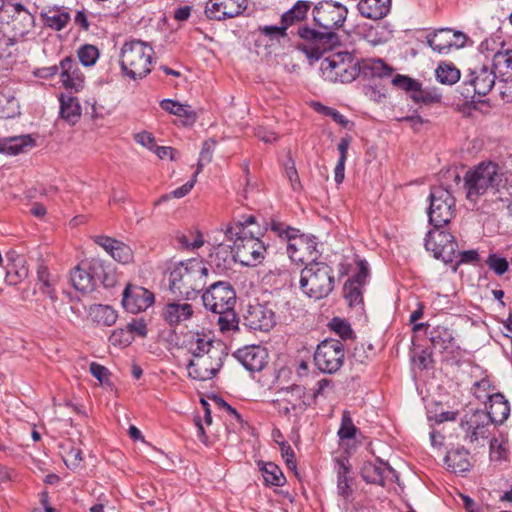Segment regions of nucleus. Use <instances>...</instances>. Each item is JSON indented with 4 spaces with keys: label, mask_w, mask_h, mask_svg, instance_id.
Segmentation results:
<instances>
[{
    "label": "nucleus",
    "mask_w": 512,
    "mask_h": 512,
    "mask_svg": "<svg viewBox=\"0 0 512 512\" xmlns=\"http://www.w3.org/2000/svg\"><path fill=\"white\" fill-rule=\"evenodd\" d=\"M227 347L220 341H213L205 335H193L189 351L195 357L187 365L188 374L195 380L213 378L223 365Z\"/></svg>",
    "instance_id": "nucleus-1"
},
{
    "label": "nucleus",
    "mask_w": 512,
    "mask_h": 512,
    "mask_svg": "<svg viewBox=\"0 0 512 512\" xmlns=\"http://www.w3.org/2000/svg\"><path fill=\"white\" fill-rule=\"evenodd\" d=\"M508 183L507 175L502 166L493 161H482L473 169L466 172L464 186L467 190V198L473 200L486 193H499L500 201H508L503 197V190Z\"/></svg>",
    "instance_id": "nucleus-2"
},
{
    "label": "nucleus",
    "mask_w": 512,
    "mask_h": 512,
    "mask_svg": "<svg viewBox=\"0 0 512 512\" xmlns=\"http://www.w3.org/2000/svg\"><path fill=\"white\" fill-rule=\"evenodd\" d=\"M208 268L203 261L180 262L169 274L170 291L187 300L194 298L207 284Z\"/></svg>",
    "instance_id": "nucleus-3"
},
{
    "label": "nucleus",
    "mask_w": 512,
    "mask_h": 512,
    "mask_svg": "<svg viewBox=\"0 0 512 512\" xmlns=\"http://www.w3.org/2000/svg\"><path fill=\"white\" fill-rule=\"evenodd\" d=\"M223 231L227 240L233 243L237 262L247 267L263 262L267 248L252 230H246L240 223H230Z\"/></svg>",
    "instance_id": "nucleus-4"
},
{
    "label": "nucleus",
    "mask_w": 512,
    "mask_h": 512,
    "mask_svg": "<svg viewBox=\"0 0 512 512\" xmlns=\"http://www.w3.org/2000/svg\"><path fill=\"white\" fill-rule=\"evenodd\" d=\"M299 284L309 298L323 299L334 289V270L324 262L311 261L301 270Z\"/></svg>",
    "instance_id": "nucleus-5"
},
{
    "label": "nucleus",
    "mask_w": 512,
    "mask_h": 512,
    "mask_svg": "<svg viewBox=\"0 0 512 512\" xmlns=\"http://www.w3.org/2000/svg\"><path fill=\"white\" fill-rule=\"evenodd\" d=\"M153 48L140 40L124 43L119 55L122 72L130 79H142L151 72Z\"/></svg>",
    "instance_id": "nucleus-6"
},
{
    "label": "nucleus",
    "mask_w": 512,
    "mask_h": 512,
    "mask_svg": "<svg viewBox=\"0 0 512 512\" xmlns=\"http://www.w3.org/2000/svg\"><path fill=\"white\" fill-rule=\"evenodd\" d=\"M320 70L329 82L350 83L359 76V60L350 52L335 53L322 60Z\"/></svg>",
    "instance_id": "nucleus-7"
},
{
    "label": "nucleus",
    "mask_w": 512,
    "mask_h": 512,
    "mask_svg": "<svg viewBox=\"0 0 512 512\" xmlns=\"http://www.w3.org/2000/svg\"><path fill=\"white\" fill-rule=\"evenodd\" d=\"M428 217L433 227H444L450 223L455 213L456 200L451 192L436 186L431 189L429 195Z\"/></svg>",
    "instance_id": "nucleus-8"
},
{
    "label": "nucleus",
    "mask_w": 512,
    "mask_h": 512,
    "mask_svg": "<svg viewBox=\"0 0 512 512\" xmlns=\"http://www.w3.org/2000/svg\"><path fill=\"white\" fill-rule=\"evenodd\" d=\"M298 36L310 44L307 56L311 59L319 60L322 55L340 45V36L335 31L316 29L308 25L299 27Z\"/></svg>",
    "instance_id": "nucleus-9"
},
{
    "label": "nucleus",
    "mask_w": 512,
    "mask_h": 512,
    "mask_svg": "<svg viewBox=\"0 0 512 512\" xmlns=\"http://www.w3.org/2000/svg\"><path fill=\"white\" fill-rule=\"evenodd\" d=\"M347 15L346 6L332 0H322L312 9L314 24L320 29L335 32L343 27Z\"/></svg>",
    "instance_id": "nucleus-10"
},
{
    "label": "nucleus",
    "mask_w": 512,
    "mask_h": 512,
    "mask_svg": "<svg viewBox=\"0 0 512 512\" xmlns=\"http://www.w3.org/2000/svg\"><path fill=\"white\" fill-rule=\"evenodd\" d=\"M344 356V346L340 340L325 339L318 344L313 359L322 373L333 374L342 367Z\"/></svg>",
    "instance_id": "nucleus-11"
},
{
    "label": "nucleus",
    "mask_w": 512,
    "mask_h": 512,
    "mask_svg": "<svg viewBox=\"0 0 512 512\" xmlns=\"http://www.w3.org/2000/svg\"><path fill=\"white\" fill-rule=\"evenodd\" d=\"M442 228L434 227L427 232L425 248L431 251L436 259L450 263L456 259L458 244L454 236Z\"/></svg>",
    "instance_id": "nucleus-12"
},
{
    "label": "nucleus",
    "mask_w": 512,
    "mask_h": 512,
    "mask_svg": "<svg viewBox=\"0 0 512 512\" xmlns=\"http://www.w3.org/2000/svg\"><path fill=\"white\" fill-rule=\"evenodd\" d=\"M203 305L213 313L235 307L236 292L227 281H218L209 286L202 295Z\"/></svg>",
    "instance_id": "nucleus-13"
},
{
    "label": "nucleus",
    "mask_w": 512,
    "mask_h": 512,
    "mask_svg": "<svg viewBox=\"0 0 512 512\" xmlns=\"http://www.w3.org/2000/svg\"><path fill=\"white\" fill-rule=\"evenodd\" d=\"M491 419L485 410H474L464 415L460 427L464 432V438L471 444L486 440L491 434Z\"/></svg>",
    "instance_id": "nucleus-14"
},
{
    "label": "nucleus",
    "mask_w": 512,
    "mask_h": 512,
    "mask_svg": "<svg viewBox=\"0 0 512 512\" xmlns=\"http://www.w3.org/2000/svg\"><path fill=\"white\" fill-rule=\"evenodd\" d=\"M496 78L493 69H489L485 65L471 70L463 82L464 88L461 94L465 99H473L476 94L486 96L495 85Z\"/></svg>",
    "instance_id": "nucleus-15"
},
{
    "label": "nucleus",
    "mask_w": 512,
    "mask_h": 512,
    "mask_svg": "<svg viewBox=\"0 0 512 512\" xmlns=\"http://www.w3.org/2000/svg\"><path fill=\"white\" fill-rule=\"evenodd\" d=\"M103 272V266L99 262H82L70 273V282L75 290L86 294L94 290L96 276Z\"/></svg>",
    "instance_id": "nucleus-16"
},
{
    "label": "nucleus",
    "mask_w": 512,
    "mask_h": 512,
    "mask_svg": "<svg viewBox=\"0 0 512 512\" xmlns=\"http://www.w3.org/2000/svg\"><path fill=\"white\" fill-rule=\"evenodd\" d=\"M154 300V294L148 289L128 284L123 291L122 305L126 311L136 314L145 311Z\"/></svg>",
    "instance_id": "nucleus-17"
},
{
    "label": "nucleus",
    "mask_w": 512,
    "mask_h": 512,
    "mask_svg": "<svg viewBox=\"0 0 512 512\" xmlns=\"http://www.w3.org/2000/svg\"><path fill=\"white\" fill-rule=\"evenodd\" d=\"M244 325L254 331H269L275 324V314L265 305L250 304L244 314Z\"/></svg>",
    "instance_id": "nucleus-18"
},
{
    "label": "nucleus",
    "mask_w": 512,
    "mask_h": 512,
    "mask_svg": "<svg viewBox=\"0 0 512 512\" xmlns=\"http://www.w3.org/2000/svg\"><path fill=\"white\" fill-rule=\"evenodd\" d=\"M247 7V0H210L205 8L209 19L224 20L240 15Z\"/></svg>",
    "instance_id": "nucleus-19"
},
{
    "label": "nucleus",
    "mask_w": 512,
    "mask_h": 512,
    "mask_svg": "<svg viewBox=\"0 0 512 512\" xmlns=\"http://www.w3.org/2000/svg\"><path fill=\"white\" fill-rule=\"evenodd\" d=\"M233 356L250 372H259L267 364L268 352L260 345H250L238 349Z\"/></svg>",
    "instance_id": "nucleus-20"
},
{
    "label": "nucleus",
    "mask_w": 512,
    "mask_h": 512,
    "mask_svg": "<svg viewBox=\"0 0 512 512\" xmlns=\"http://www.w3.org/2000/svg\"><path fill=\"white\" fill-rule=\"evenodd\" d=\"M61 81L66 89L79 91L83 88L84 76L72 57H65L60 62Z\"/></svg>",
    "instance_id": "nucleus-21"
},
{
    "label": "nucleus",
    "mask_w": 512,
    "mask_h": 512,
    "mask_svg": "<svg viewBox=\"0 0 512 512\" xmlns=\"http://www.w3.org/2000/svg\"><path fill=\"white\" fill-rule=\"evenodd\" d=\"M394 68L380 58H367L359 61V76L366 79H383L391 77Z\"/></svg>",
    "instance_id": "nucleus-22"
},
{
    "label": "nucleus",
    "mask_w": 512,
    "mask_h": 512,
    "mask_svg": "<svg viewBox=\"0 0 512 512\" xmlns=\"http://www.w3.org/2000/svg\"><path fill=\"white\" fill-rule=\"evenodd\" d=\"M210 264L219 272L224 273L232 269L236 261L233 245L220 243L210 254Z\"/></svg>",
    "instance_id": "nucleus-23"
},
{
    "label": "nucleus",
    "mask_w": 512,
    "mask_h": 512,
    "mask_svg": "<svg viewBox=\"0 0 512 512\" xmlns=\"http://www.w3.org/2000/svg\"><path fill=\"white\" fill-rule=\"evenodd\" d=\"M194 310L189 303L169 302L162 309V317L169 326H177L189 320Z\"/></svg>",
    "instance_id": "nucleus-24"
},
{
    "label": "nucleus",
    "mask_w": 512,
    "mask_h": 512,
    "mask_svg": "<svg viewBox=\"0 0 512 512\" xmlns=\"http://www.w3.org/2000/svg\"><path fill=\"white\" fill-rule=\"evenodd\" d=\"M454 36L451 29L442 28L427 35L426 43L437 53L447 54L452 47L461 48V44L454 41Z\"/></svg>",
    "instance_id": "nucleus-25"
},
{
    "label": "nucleus",
    "mask_w": 512,
    "mask_h": 512,
    "mask_svg": "<svg viewBox=\"0 0 512 512\" xmlns=\"http://www.w3.org/2000/svg\"><path fill=\"white\" fill-rule=\"evenodd\" d=\"M489 410L486 414L494 425L503 424L510 414V405L504 395L500 392L488 396Z\"/></svg>",
    "instance_id": "nucleus-26"
},
{
    "label": "nucleus",
    "mask_w": 512,
    "mask_h": 512,
    "mask_svg": "<svg viewBox=\"0 0 512 512\" xmlns=\"http://www.w3.org/2000/svg\"><path fill=\"white\" fill-rule=\"evenodd\" d=\"M391 470L388 463H384L381 459L377 458L376 462L365 461L360 470L362 479L368 484L379 486L385 485V470Z\"/></svg>",
    "instance_id": "nucleus-27"
},
{
    "label": "nucleus",
    "mask_w": 512,
    "mask_h": 512,
    "mask_svg": "<svg viewBox=\"0 0 512 512\" xmlns=\"http://www.w3.org/2000/svg\"><path fill=\"white\" fill-rule=\"evenodd\" d=\"M492 69L501 82H512V49L496 52L493 56Z\"/></svg>",
    "instance_id": "nucleus-28"
},
{
    "label": "nucleus",
    "mask_w": 512,
    "mask_h": 512,
    "mask_svg": "<svg viewBox=\"0 0 512 512\" xmlns=\"http://www.w3.org/2000/svg\"><path fill=\"white\" fill-rule=\"evenodd\" d=\"M357 7L362 16L379 20L390 12L391 0H360Z\"/></svg>",
    "instance_id": "nucleus-29"
},
{
    "label": "nucleus",
    "mask_w": 512,
    "mask_h": 512,
    "mask_svg": "<svg viewBox=\"0 0 512 512\" xmlns=\"http://www.w3.org/2000/svg\"><path fill=\"white\" fill-rule=\"evenodd\" d=\"M337 472V489L338 494L343 498H348L352 494V477H350L351 466L347 457H339L335 459Z\"/></svg>",
    "instance_id": "nucleus-30"
},
{
    "label": "nucleus",
    "mask_w": 512,
    "mask_h": 512,
    "mask_svg": "<svg viewBox=\"0 0 512 512\" xmlns=\"http://www.w3.org/2000/svg\"><path fill=\"white\" fill-rule=\"evenodd\" d=\"M444 461L454 473H463L470 470L469 451L464 447L452 449L447 452Z\"/></svg>",
    "instance_id": "nucleus-31"
},
{
    "label": "nucleus",
    "mask_w": 512,
    "mask_h": 512,
    "mask_svg": "<svg viewBox=\"0 0 512 512\" xmlns=\"http://www.w3.org/2000/svg\"><path fill=\"white\" fill-rule=\"evenodd\" d=\"M430 341L440 352H453L456 348L452 331L444 326H437L430 331Z\"/></svg>",
    "instance_id": "nucleus-32"
},
{
    "label": "nucleus",
    "mask_w": 512,
    "mask_h": 512,
    "mask_svg": "<svg viewBox=\"0 0 512 512\" xmlns=\"http://www.w3.org/2000/svg\"><path fill=\"white\" fill-rule=\"evenodd\" d=\"M160 107L175 116L184 118V125H192L196 119L197 114L189 105L181 104L172 99H164L160 102Z\"/></svg>",
    "instance_id": "nucleus-33"
},
{
    "label": "nucleus",
    "mask_w": 512,
    "mask_h": 512,
    "mask_svg": "<svg viewBox=\"0 0 512 512\" xmlns=\"http://www.w3.org/2000/svg\"><path fill=\"white\" fill-rule=\"evenodd\" d=\"M34 140L30 135L0 139V153L18 155L25 151L26 147H32Z\"/></svg>",
    "instance_id": "nucleus-34"
},
{
    "label": "nucleus",
    "mask_w": 512,
    "mask_h": 512,
    "mask_svg": "<svg viewBox=\"0 0 512 512\" xmlns=\"http://www.w3.org/2000/svg\"><path fill=\"white\" fill-rule=\"evenodd\" d=\"M60 101V116L66 122L74 125L81 117V107L76 97L61 95Z\"/></svg>",
    "instance_id": "nucleus-35"
},
{
    "label": "nucleus",
    "mask_w": 512,
    "mask_h": 512,
    "mask_svg": "<svg viewBox=\"0 0 512 512\" xmlns=\"http://www.w3.org/2000/svg\"><path fill=\"white\" fill-rule=\"evenodd\" d=\"M174 239L179 249L195 250L203 246V235L199 230L185 229L176 231Z\"/></svg>",
    "instance_id": "nucleus-36"
},
{
    "label": "nucleus",
    "mask_w": 512,
    "mask_h": 512,
    "mask_svg": "<svg viewBox=\"0 0 512 512\" xmlns=\"http://www.w3.org/2000/svg\"><path fill=\"white\" fill-rule=\"evenodd\" d=\"M89 316L97 324L112 326L117 320L116 311L109 305L95 304L89 308Z\"/></svg>",
    "instance_id": "nucleus-37"
},
{
    "label": "nucleus",
    "mask_w": 512,
    "mask_h": 512,
    "mask_svg": "<svg viewBox=\"0 0 512 512\" xmlns=\"http://www.w3.org/2000/svg\"><path fill=\"white\" fill-rule=\"evenodd\" d=\"M310 7L311 2L298 0L288 11H286L281 16V23L289 27L296 22L303 21L306 19Z\"/></svg>",
    "instance_id": "nucleus-38"
},
{
    "label": "nucleus",
    "mask_w": 512,
    "mask_h": 512,
    "mask_svg": "<svg viewBox=\"0 0 512 512\" xmlns=\"http://www.w3.org/2000/svg\"><path fill=\"white\" fill-rule=\"evenodd\" d=\"M258 466L267 485L283 486L285 484V476L275 463L259 461Z\"/></svg>",
    "instance_id": "nucleus-39"
},
{
    "label": "nucleus",
    "mask_w": 512,
    "mask_h": 512,
    "mask_svg": "<svg viewBox=\"0 0 512 512\" xmlns=\"http://www.w3.org/2000/svg\"><path fill=\"white\" fill-rule=\"evenodd\" d=\"M217 324L222 334L233 335L239 331V318L234 308L217 312Z\"/></svg>",
    "instance_id": "nucleus-40"
},
{
    "label": "nucleus",
    "mask_w": 512,
    "mask_h": 512,
    "mask_svg": "<svg viewBox=\"0 0 512 512\" xmlns=\"http://www.w3.org/2000/svg\"><path fill=\"white\" fill-rule=\"evenodd\" d=\"M44 25L56 31L63 29L70 21V14L61 9H51L42 14Z\"/></svg>",
    "instance_id": "nucleus-41"
},
{
    "label": "nucleus",
    "mask_w": 512,
    "mask_h": 512,
    "mask_svg": "<svg viewBox=\"0 0 512 512\" xmlns=\"http://www.w3.org/2000/svg\"><path fill=\"white\" fill-rule=\"evenodd\" d=\"M410 98L417 104L430 105L440 103L442 94L437 88H422V84L419 82L417 90L412 93Z\"/></svg>",
    "instance_id": "nucleus-42"
},
{
    "label": "nucleus",
    "mask_w": 512,
    "mask_h": 512,
    "mask_svg": "<svg viewBox=\"0 0 512 512\" xmlns=\"http://www.w3.org/2000/svg\"><path fill=\"white\" fill-rule=\"evenodd\" d=\"M435 75L440 83L452 85L460 79V70L453 63L442 62L436 68Z\"/></svg>",
    "instance_id": "nucleus-43"
},
{
    "label": "nucleus",
    "mask_w": 512,
    "mask_h": 512,
    "mask_svg": "<svg viewBox=\"0 0 512 512\" xmlns=\"http://www.w3.org/2000/svg\"><path fill=\"white\" fill-rule=\"evenodd\" d=\"M28 276V268L23 258L19 257L17 262L7 266L5 281L9 285H17Z\"/></svg>",
    "instance_id": "nucleus-44"
},
{
    "label": "nucleus",
    "mask_w": 512,
    "mask_h": 512,
    "mask_svg": "<svg viewBox=\"0 0 512 512\" xmlns=\"http://www.w3.org/2000/svg\"><path fill=\"white\" fill-rule=\"evenodd\" d=\"M37 279L39 284V289L42 293L49 296L52 300L56 299L55 295V281L51 278L48 267L44 264H39L37 268Z\"/></svg>",
    "instance_id": "nucleus-45"
},
{
    "label": "nucleus",
    "mask_w": 512,
    "mask_h": 512,
    "mask_svg": "<svg viewBox=\"0 0 512 512\" xmlns=\"http://www.w3.org/2000/svg\"><path fill=\"white\" fill-rule=\"evenodd\" d=\"M361 287V285L356 284L352 280H347L344 283L343 294L349 306H357L363 303Z\"/></svg>",
    "instance_id": "nucleus-46"
},
{
    "label": "nucleus",
    "mask_w": 512,
    "mask_h": 512,
    "mask_svg": "<svg viewBox=\"0 0 512 512\" xmlns=\"http://www.w3.org/2000/svg\"><path fill=\"white\" fill-rule=\"evenodd\" d=\"M357 431L358 428L353 423L350 411L344 410L341 416L340 428L337 432L338 437L341 440L353 439Z\"/></svg>",
    "instance_id": "nucleus-47"
},
{
    "label": "nucleus",
    "mask_w": 512,
    "mask_h": 512,
    "mask_svg": "<svg viewBox=\"0 0 512 512\" xmlns=\"http://www.w3.org/2000/svg\"><path fill=\"white\" fill-rule=\"evenodd\" d=\"M285 397L281 400L284 403L291 405L293 410L302 409L304 402L301 401V398L304 396V387L300 385H294L290 388H287L284 391Z\"/></svg>",
    "instance_id": "nucleus-48"
},
{
    "label": "nucleus",
    "mask_w": 512,
    "mask_h": 512,
    "mask_svg": "<svg viewBox=\"0 0 512 512\" xmlns=\"http://www.w3.org/2000/svg\"><path fill=\"white\" fill-rule=\"evenodd\" d=\"M77 55L82 65L90 67L96 63L99 57V50L94 45L85 44L78 49Z\"/></svg>",
    "instance_id": "nucleus-49"
},
{
    "label": "nucleus",
    "mask_w": 512,
    "mask_h": 512,
    "mask_svg": "<svg viewBox=\"0 0 512 512\" xmlns=\"http://www.w3.org/2000/svg\"><path fill=\"white\" fill-rule=\"evenodd\" d=\"M13 10L17 14V16H13V23L17 21L18 18L23 22V28L19 31L20 35H24L28 32L29 28L33 24V16L24 8L21 3H15L13 5Z\"/></svg>",
    "instance_id": "nucleus-50"
},
{
    "label": "nucleus",
    "mask_w": 512,
    "mask_h": 512,
    "mask_svg": "<svg viewBox=\"0 0 512 512\" xmlns=\"http://www.w3.org/2000/svg\"><path fill=\"white\" fill-rule=\"evenodd\" d=\"M392 84L398 89H402L409 93L411 96L412 93L417 90L419 81L413 79L407 75L397 74L392 78Z\"/></svg>",
    "instance_id": "nucleus-51"
},
{
    "label": "nucleus",
    "mask_w": 512,
    "mask_h": 512,
    "mask_svg": "<svg viewBox=\"0 0 512 512\" xmlns=\"http://www.w3.org/2000/svg\"><path fill=\"white\" fill-rule=\"evenodd\" d=\"M214 146L215 141L212 139H208L203 143L194 177L198 175L205 164H208L212 161Z\"/></svg>",
    "instance_id": "nucleus-52"
},
{
    "label": "nucleus",
    "mask_w": 512,
    "mask_h": 512,
    "mask_svg": "<svg viewBox=\"0 0 512 512\" xmlns=\"http://www.w3.org/2000/svg\"><path fill=\"white\" fill-rule=\"evenodd\" d=\"M486 264L498 276L506 273L509 267L507 259L495 253L488 256Z\"/></svg>",
    "instance_id": "nucleus-53"
},
{
    "label": "nucleus",
    "mask_w": 512,
    "mask_h": 512,
    "mask_svg": "<svg viewBox=\"0 0 512 512\" xmlns=\"http://www.w3.org/2000/svg\"><path fill=\"white\" fill-rule=\"evenodd\" d=\"M330 327L344 340L351 339L353 337V330L351 329L350 324L341 318H333L330 323Z\"/></svg>",
    "instance_id": "nucleus-54"
},
{
    "label": "nucleus",
    "mask_w": 512,
    "mask_h": 512,
    "mask_svg": "<svg viewBox=\"0 0 512 512\" xmlns=\"http://www.w3.org/2000/svg\"><path fill=\"white\" fill-rule=\"evenodd\" d=\"M134 337L130 335L125 329H116L109 337V341L114 346H128Z\"/></svg>",
    "instance_id": "nucleus-55"
},
{
    "label": "nucleus",
    "mask_w": 512,
    "mask_h": 512,
    "mask_svg": "<svg viewBox=\"0 0 512 512\" xmlns=\"http://www.w3.org/2000/svg\"><path fill=\"white\" fill-rule=\"evenodd\" d=\"M270 229L277 236L282 239H288V236L294 235V233H298L299 231L295 228H292L278 220L272 219L270 222Z\"/></svg>",
    "instance_id": "nucleus-56"
},
{
    "label": "nucleus",
    "mask_w": 512,
    "mask_h": 512,
    "mask_svg": "<svg viewBox=\"0 0 512 512\" xmlns=\"http://www.w3.org/2000/svg\"><path fill=\"white\" fill-rule=\"evenodd\" d=\"M111 256L120 263H128L132 259L131 249L122 242H118L110 252Z\"/></svg>",
    "instance_id": "nucleus-57"
},
{
    "label": "nucleus",
    "mask_w": 512,
    "mask_h": 512,
    "mask_svg": "<svg viewBox=\"0 0 512 512\" xmlns=\"http://www.w3.org/2000/svg\"><path fill=\"white\" fill-rule=\"evenodd\" d=\"M285 173L290 181L293 190H298L301 187L298 172L295 167V162L292 158H289L285 164Z\"/></svg>",
    "instance_id": "nucleus-58"
},
{
    "label": "nucleus",
    "mask_w": 512,
    "mask_h": 512,
    "mask_svg": "<svg viewBox=\"0 0 512 512\" xmlns=\"http://www.w3.org/2000/svg\"><path fill=\"white\" fill-rule=\"evenodd\" d=\"M296 240H297V245L299 246L302 254L304 252H307L309 254H312L315 250H316V238L314 236L312 237H309V236H305V235H298L296 233Z\"/></svg>",
    "instance_id": "nucleus-59"
},
{
    "label": "nucleus",
    "mask_w": 512,
    "mask_h": 512,
    "mask_svg": "<svg viewBox=\"0 0 512 512\" xmlns=\"http://www.w3.org/2000/svg\"><path fill=\"white\" fill-rule=\"evenodd\" d=\"M286 240L288 241L287 253H288L290 259L293 261L303 262L304 257L302 255V252H301L299 246L297 245L296 233H294V235H292V236H288V239H286Z\"/></svg>",
    "instance_id": "nucleus-60"
},
{
    "label": "nucleus",
    "mask_w": 512,
    "mask_h": 512,
    "mask_svg": "<svg viewBox=\"0 0 512 512\" xmlns=\"http://www.w3.org/2000/svg\"><path fill=\"white\" fill-rule=\"evenodd\" d=\"M280 450L287 467L291 470H296L297 464L295 460V453L292 447L287 442H282L280 443Z\"/></svg>",
    "instance_id": "nucleus-61"
},
{
    "label": "nucleus",
    "mask_w": 512,
    "mask_h": 512,
    "mask_svg": "<svg viewBox=\"0 0 512 512\" xmlns=\"http://www.w3.org/2000/svg\"><path fill=\"white\" fill-rule=\"evenodd\" d=\"M126 331L132 336L137 334L140 337H146L147 326L143 319H133L127 324Z\"/></svg>",
    "instance_id": "nucleus-62"
},
{
    "label": "nucleus",
    "mask_w": 512,
    "mask_h": 512,
    "mask_svg": "<svg viewBox=\"0 0 512 512\" xmlns=\"http://www.w3.org/2000/svg\"><path fill=\"white\" fill-rule=\"evenodd\" d=\"M7 104V109L4 107H0V118L10 119L20 114L19 104L15 98L8 99Z\"/></svg>",
    "instance_id": "nucleus-63"
},
{
    "label": "nucleus",
    "mask_w": 512,
    "mask_h": 512,
    "mask_svg": "<svg viewBox=\"0 0 512 512\" xmlns=\"http://www.w3.org/2000/svg\"><path fill=\"white\" fill-rule=\"evenodd\" d=\"M135 141L146 147L147 149H149L150 151H153L154 148L156 147V143H155V138L154 136L147 132V131H143V132H140V133H137L134 137Z\"/></svg>",
    "instance_id": "nucleus-64"
}]
</instances>
